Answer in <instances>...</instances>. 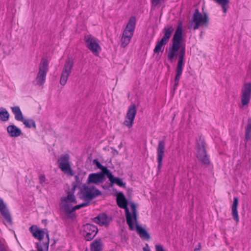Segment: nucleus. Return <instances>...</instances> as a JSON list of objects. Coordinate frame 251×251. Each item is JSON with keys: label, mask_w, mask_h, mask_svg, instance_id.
<instances>
[{"label": "nucleus", "mask_w": 251, "mask_h": 251, "mask_svg": "<svg viewBox=\"0 0 251 251\" xmlns=\"http://www.w3.org/2000/svg\"><path fill=\"white\" fill-rule=\"evenodd\" d=\"M192 22L195 23L193 27L194 30L198 29L201 25L207 26L208 24V16L206 13H204L203 16L198 9H196L192 17Z\"/></svg>", "instance_id": "1a4fd4ad"}, {"label": "nucleus", "mask_w": 251, "mask_h": 251, "mask_svg": "<svg viewBox=\"0 0 251 251\" xmlns=\"http://www.w3.org/2000/svg\"><path fill=\"white\" fill-rule=\"evenodd\" d=\"M70 155L68 154H62L57 160L58 168L65 174L71 176H74L70 161Z\"/></svg>", "instance_id": "39448f33"}, {"label": "nucleus", "mask_w": 251, "mask_h": 251, "mask_svg": "<svg viewBox=\"0 0 251 251\" xmlns=\"http://www.w3.org/2000/svg\"><path fill=\"white\" fill-rule=\"evenodd\" d=\"M245 139L247 141L251 139V118H248L245 127Z\"/></svg>", "instance_id": "bb28decb"}, {"label": "nucleus", "mask_w": 251, "mask_h": 251, "mask_svg": "<svg viewBox=\"0 0 251 251\" xmlns=\"http://www.w3.org/2000/svg\"><path fill=\"white\" fill-rule=\"evenodd\" d=\"M93 220L100 226L107 225L108 223L107 216L104 213L100 214L97 217L94 218Z\"/></svg>", "instance_id": "393cba45"}, {"label": "nucleus", "mask_w": 251, "mask_h": 251, "mask_svg": "<svg viewBox=\"0 0 251 251\" xmlns=\"http://www.w3.org/2000/svg\"><path fill=\"white\" fill-rule=\"evenodd\" d=\"M155 250L156 251H165L163 246L159 244L155 245Z\"/></svg>", "instance_id": "72a5a7b5"}, {"label": "nucleus", "mask_w": 251, "mask_h": 251, "mask_svg": "<svg viewBox=\"0 0 251 251\" xmlns=\"http://www.w3.org/2000/svg\"><path fill=\"white\" fill-rule=\"evenodd\" d=\"M83 190L81 192L83 199L85 201L92 200L98 196L101 195L100 191L94 186L89 187L86 184L83 185Z\"/></svg>", "instance_id": "ddd939ff"}, {"label": "nucleus", "mask_w": 251, "mask_h": 251, "mask_svg": "<svg viewBox=\"0 0 251 251\" xmlns=\"http://www.w3.org/2000/svg\"><path fill=\"white\" fill-rule=\"evenodd\" d=\"M238 204V199L237 197H234L233 198V202L232 205V216L233 218L235 220L236 223H238L239 221L237 206Z\"/></svg>", "instance_id": "b1692460"}, {"label": "nucleus", "mask_w": 251, "mask_h": 251, "mask_svg": "<svg viewBox=\"0 0 251 251\" xmlns=\"http://www.w3.org/2000/svg\"><path fill=\"white\" fill-rule=\"evenodd\" d=\"M59 206L60 209L63 210L68 218L73 219L75 218V215L72 210L73 207L71 203L61 202Z\"/></svg>", "instance_id": "aec40b11"}, {"label": "nucleus", "mask_w": 251, "mask_h": 251, "mask_svg": "<svg viewBox=\"0 0 251 251\" xmlns=\"http://www.w3.org/2000/svg\"><path fill=\"white\" fill-rule=\"evenodd\" d=\"M251 83H246L244 84L242 89L241 102L243 105H247L251 99Z\"/></svg>", "instance_id": "2eb2a0df"}, {"label": "nucleus", "mask_w": 251, "mask_h": 251, "mask_svg": "<svg viewBox=\"0 0 251 251\" xmlns=\"http://www.w3.org/2000/svg\"><path fill=\"white\" fill-rule=\"evenodd\" d=\"M182 41V29L181 26L179 25L172 39V46L169 48L167 55L168 59L170 62H173L178 55L174 87L177 86L182 72L185 49L184 47L181 46Z\"/></svg>", "instance_id": "f257e3e1"}, {"label": "nucleus", "mask_w": 251, "mask_h": 251, "mask_svg": "<svg viewBox=\"0 0 251 251\" xmlns=\"http://www.w3.org/2000/svg\"><path fill=\"white\" fill-rule=\"evenodd\" d=\"M165 45V44L163 43L160 41H158L153 50L154 52L158 53L160 51L163 52L164 50L163 46Z\"/></svg>", "instance_id": "c756f323"}, {"label": "nucleus", "mask_w": 251, "mask_h": 251, "mask_svg": "<svg viewBox=\"0 0 251 251\" xmlns=\"http://www.w3.org/2000/svg\"><path fill=\"white\" fill-rule=\"evenodd\" d=\"M93 163L96 165L98 168L101 169L102 171V172L105 173L106 175L108 174V172L110 171L107 167L102 166L97 159L93 161Z\"/></svg>", "instance_id": "c85d7f7f"}, {"label": "nucleus", "mask_w": 251, "mask_h": 251, "mask_svg": "<svg viewBox=\"0 0 251 251\" xmlns=\"http://www.w3.org/2000/svg\"><path fill=\"white\" fill-rule=\"evenodd\" d=\"M81 208V206H80V204H78V205H75V206H74L73 207V208H72V210L73 211V213L75 210H77V209H78L79 208Z\"/></svg>", "instance_id": "4c0bfd02"}, {"label": "nucleus", "mask_w": 251, "mask_h": 251, "mask_svg": "<svg viewBox=\"0 0 251 251\" xmlns=\"http://www.w3.org/2000/svg\"><path fill=\"white\" fill-rule=\"evenodd\" d=\"M169 39L170 38H169L168 37L164 35L163 38L160 41L166 45L168 43Z\"/></svg>", "instance_id": "f704fd0d"}, {"label": "nucleus", "mask_w": 251, "mask_h": 251, "mask_svg": "<svg viewBox=\"0 0 251 251\" xmlns=\"http://www.w3.org/2000/svg\"><path fill=\"white\" fill-rule=\"evenodd\" d=\"M11 109L12 112L15 115V118L17 121L22 122L26 127L30 128L32 125L33 127L36 128L35 121L32 119L28 120L24 119L22 111L19 106H16L11 107Z\"/></svg>", "instance_id": "9b49d317"}, {"label": "nucleus", "mask_w": 251, "mask_h": 251, "mask_svg": "<svg viewBox=\"0 0 251 251\" xmlns=\"http://www.w3.org/2000/svg\"><path fill=\"white\" fill-rule=\"evenodd\" d=\"M0 212L5 221L9 225L12 224L11 214L2 199H0Z\"/></svg>", "instance_id": "6ab92c4d"}, {"label": "nucleus", "mask_w": 251, "mask_h": 251, "mask_svg": "<svg viewBox=\"0 0 251 251\" xmlns=\"http://www.w3.org/2000/svg\"><path fill=\"white\" fill-rule=\"evenodd\" d=\"M0 251H7V248L0 241Z\"/></svg>", "instance_id": "c9c22d12"}, {"label": "nucleus", "mask_w": 251, "mask_h": 251, "mask_svg": "<svg viewBox=\"0 0 251 251\" xmlns=\"http://www.w3.org/2000/svg\"><path fill=\"white\" fill-rule=\"evenodd\" d=\"M135 23L136 18L134 17H131L126 29L124 31L121 40V46L123 48H125L129 43L133 35Z\"/></svg>", "instance_id": "20e7f679"}, {"label": "nucleus", "mask_w": 251, "mask_h": 251, "mask_svg": "<svg viewBox=\"0 0 251 251\" xmlns=\"http://www.w3.org/2000/svg\"><path fill=\"white\" fill-rule=\"evenodd\" d=\"M105 174L104 172H100L98 173H93L90 174L87 180V183L99 184L103 182L105 177Z\"/></svg>", "instance_id": "f3484780"}, {"label": "nucleus", "mask_w": 251, "mask_h": 251, "mask_svg": "<svg viewBox=\"0 0 251 251\" xmlns=\"http://www.w3.org/2000/svg\"><path fill=\"white\" fill-rule=\"evenodd\" d=\"M197 157L202 165L208 166L210 163L205 149V143L203 140L198 143Z\"/></svg>", "instance_id": "423d86ee"}, {"label": "nucleus", "mask_w": 251, "mask_h": 251, "mask_svg": "<svg viewBox=\"0 0 251 251\" xmlns=\"http://www.w3.org/2000/svg\"><path fill=\"white\" fill-rule=\"evenodd\" d=\"M9 114L8 111L3 108H0V121L6 122L8 120Z\"/></svg>", "instance_id": "cd10ccee"}, {"label": "nucleus", "mask_w": 251, "mask_h": 251, "mask_svg": "<svg viewBox=\"0 0 251 251\" xmlns=\"http://www.w3.org/2000/svg\"><path fill=\"white\" fill-rule=\"evenodd\" d=\"M201 249V244L199 243L195 248L194 251H199Z\"/></svg>", "instance_id": "58836bf2"}, {"label": "nucleus", "mask_w": 251, "mask_h": 251, "mask_svg": "<svg viewBox=\"0 0 251 251\" xmlns=\"http://www.w3.org/2000/svg\"><path fill=\"white\" fill-rule=\"evenodd\" d=\"M84 41L87 48L97 55L99 51L101 50L99 44V40L91 35H87L85 36Z\"/></svg>", "instance_id": "f8f14e48"}, {"label": "nucleus", "mask_w": 251, "mask_h": 251, "mask_svg": "<svg viewBox=\"0 0 251 251\" xmlns=\"http://www.w3.org/2000/svg\"><path fill=\"white\" fill-rule=\"evenodd\" d=\"M116 200L118 206L125 210L126 223L129 226V229L133 230L134 227L132 222V216L127 207L128 201L123 192H120L117 193Z\"/></svg>", "instance_id": "7ed1b4c3"}, {"label": "nucleus", "mask_w": 251, "mask_h": 251, "mask_svg": "<svg viewBox=\"0 0 251 251\" xmlns=\"http://www.w3.org/2000/svg\"><path fill=\"white\" fill-rule=\"evenodd\" d=\"M39 70L36 78L37 84L40 86L43 85L46 80V76L49 70L48 61L47 59H42L39 65Z\"/></svg>", "instance_id": "6e6552de"}, {"label": "nucleus", "mask_w": 251, "mask_h": 251, "mask_svg": "<svg viewBox=\"0 0 251 251\" xmlns=\"http://www.w3.org/2000/svg\"><path fill=\"white\" fill-rule=\"evenodd\" d=\"M130 205L132 212L133 219L136 225V230L138 234L139 235L141 238L148 240H149L151 238L149 233L146 231L145 229L142 227L138 224L137 211L136 210V205L133 202H131L130 203Z\"/></svg>", "instance_id": "0eeeda50"}, {"label": "nucleus", "mask_w": 251, "mask_h": 251, "mask_svg": "<svg viewBox=\"0 0 251 251\" xmlns=\"http://www.w3.org/2000/svg\"><path fill=\"white\" fill-rule=\"evenodd\" d=\"M29 230L33 236L39 240L36 243L37 250L33 251H48L50 238L48 229L43 230L36 226H32Z\"/></svg>", "instance_id": "f03ea898"}, {"label": "nucleus", "mask_w": 251, "mask_h": 251, "mask_svg": "<svg viewBox=\"0 0 251 251\" xmlns=\"http://www.w3.org/2000/svg\"><path fill=\"white\" fill-rule=\"evenodd\" d=\"M147 247H148V248H146L145 247H144L143 248V251H151L148 248V244L146 245Z\"/></svg>", "instance_id": "a19ab883"}, {"label": "nucleus", "mask_w": 251, "mask_h": 251, "mask_svg": "<svg viewBox=\"0 0 251 251\" xmlns=\"http://www.w3.org/2000/svg\"><path fill=\"white\" fill-rule=\"evenodd\" d=\"M84 232L86 233L84 235L85 239L87 241L92 240L98 232L97 227L90 224H86L84 225Z\"/></svg>", "instance_id": "dca6fc26"}, {"label": "nucleus", "mask_w": 251, "mask_h": 251, "mask_svg": "<svg viewBox=\"0 0 251 251\" xmlns=\"http://www.w3.org/2000/svg\"><path fill=\"white\" fill-rule=\"evenodd\" d=\"M165 142L164 140L159 142L157 148V160L158 162V170H160L162 166L163 158L164 156Z\"/></svg>", "instance_id": "a211bd4d"}, {"label": "nucleus", "mask_w": 251, "mask_h": 251, "mask_svg": "<svg viewBox=\"0 0 251 251\" xmlns=\"http://www.w3.org/2000/svg\"><path fill=\"white\" fill-rule=\"evenodd\" d=\"M47 179H46L44 175H42L39 176L40 183L42 186H44L45 184H47Z\"/></svg>", "instance_id": "473e14b6"}, {"label": "nucleus", "mask_w": 251, "mask_h": 251, "mask_svg": "<svg viewBox=\"0 0 251 251\" xmlns=\"http://www.w3.org/2000/svg\"><path fill=\"white\" fill-rule=\"evenodd\" d=\"M7 131L11 137H17L22 134L21 129L15 125H10L8 126Z\"/></svg>", "instance_id": "4be33fe9"}, {"label": "nucleus", "mask_w": 251, "mask_h": 251, "mask_svg": "<svg viewBox=\"0 0 251 251\" xmlns=\"http://www.w3.org/2000/svg\"><path fill=\"white\" fill-rule=\"evenodd\" d=\"M74 64V61L71 58H69L65 61L60 77V83L61 85L64 86L66 84L68 76L72 72Z\"/></svg>", "instance_id": "9d476101"}, {"label": "nucleus", "mask_w": 251, "mask_h": 251, "mask_svg": "<svg viewBox=\"0 0 251 251\" xmlns=\"http://www.w3.org/2000/svg\"><path fill=\"white\" fill-rule=\"evenodd\" d=\"M106 176L109 178L111 183H115L120 187H126V183L123 182L122 179L120 178L114 177L110 171L108 172Z\"/></svg>", "instance_id": "5701e85b"}, {"label": "nucleus", "mask_w": 251, "mask_h": 251, "mask_svg": "<svg viewBox=\"0 0 251 251\" xmlns=\"http://www.w3.org/2000/svg\"><path fill=\"white\" fill-rule=\"evenodd\" d=\"M174 31V28L172 26L169 27H165L163 29L164 33L165 36L170 38L171 35Z\"/></svg>", "instance_id": "7c9ffc66"}, {"label": "nucleus", "mask_w": 251, "mask_h": 251, "mask_svg": "<svg viewBox=\"0 0 251 251\" xmlns=\"http://www.w3.org/2000/svg\"><path fill=\"white\" fill-rule=\"evenodd\" d=\"M75 192V186L67 192L68 195L67 197L61 198V202L76 203L77 201L74 195Z\"/></svg>", "instance_id": "412c9836"}, {"label": "nucleus", "mask_w": 251, "mask_h": 251, "mask_svg": "<svg viewBox=\"0 0 251 251\" xmlns=\"http://www.w3.org/2000/svg\"><path fill=\"white\" fill-rule=\"evenodd\" d=\"M89 202H84V203L80 204L81 208L82 207L87 206L89 204Z\"/></svg>", "instance_id": "ea45409f"}, {"label": "nucleus", "mask_w": 251, "mask_h": 251, "mask_svg": "<svg viewBox=\"0 0 251 251\" xmlns=\"http://www.w3.org/2000/svg\"><path fill=\"white\" fill-rule=\"evenodd\" d=\"M101 249L102 243L100 239H96L91 244V251H100Z\"/></svg>", "instance_id": "a878e982"}, {"label": "nucleus", "mask_w": 251, "mask_h": 251, "mask_svg": "<svg viewBox=\"0 0 251 251\" xmlns=\"http://www.w3.org/2000/svg\"><path fill=\"white\" fill-rule=\"evenodd\" d=\"M75 181H74L72 183V188H74V186H75V189L76 188V187H80L79 185L80 184V180L79 179V176L77 175H76L75 176Z\"/></svg>", "instance_id": "2f4dec72"}, {"label": "nucleus", "mask_w": 251, "mask_h": 251, "mask_svg": "<svg viewBox=\"0 0 251 251\" xmlns=\"http://www.w3.org/2000/svg\"><path fill=\"white\" fill-rule=\"evenodd\" d=\"M56 243V241L55 240L53 241V243L51 244V246H52L53 245H55Z\"/></svg>", "instance_id": "79ce46f5"}, {"label": "nucleus", "mask_w": 251, "mask_h": 251, "mask_svg": "<svg viewBox=\"0 0 251 251\" xmlns=\"http://www.w3.org/2000/svg\"><path fill=\"white\" fill-rule=\"evenodd\" d=\"M137 113V109L134 104L129 106L126 117V120L124 121V125L128 127H131L133 123V121Z\"/></svg>", "instance_id": "4468645a"}, {"label": "nucleus", "mask_w": 251, "mask_h": 251, "mask_svg": "<svg viewBox=\"0 0 251 251\" xmlns=\"http://www.w3.org/2000/svg\"><path fill=\"white\" fill-rule=\"evenodd\" d=\"M161 0H151L152 5L154 6L157 5L160 2Z\"/></svg>", "instance_id": "e433bc0d"}]
</instances>
